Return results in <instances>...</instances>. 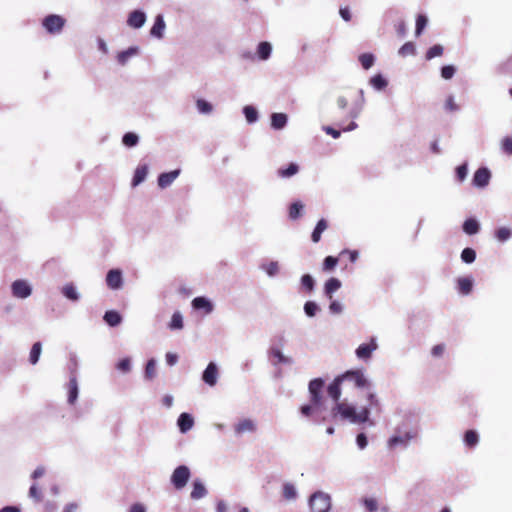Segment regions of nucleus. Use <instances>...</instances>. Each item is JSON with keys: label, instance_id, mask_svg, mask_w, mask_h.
Returning a JSON list of instances; mask_svg holds the SVG:
<instances>
[{"label": "nucleus", "instance_id": "f257e3e1", "mask_svg": "<svg viewBox=\"0 0 512 512\" xmlns=\"http://www.w3.org/2000/svg\"><path fill=\"white\" fill-rule=\"evenodd\" d=\"M342 383L343 381L338 375L328 385L327 393L333 400V405L328 407L327 400L323 396L325 381L322 378L312 379L308 384L310 402L300 407L301 414L316 424L341 420L355 425L369 423L370 426H374V422L370 420V408L380 406L376 393L369 392L367 394L369 406L361 407L358 410L354 404L340 401Z\"/></svg>", "mask_w": 512, "mask_h": 512}, {"label": "nucleus", "instance_id": "f03ea898", "mask_svg": "<svg viewBox=\"0 0 512 512\" xmlns=\"http://www.w3.org/2000/svg\"><path fill=\"white\" fill-rule=\"evenodd\" d=\"M394 431L397 433L407 432L418 437L420 431L419 416L411 410L405 411L402 415L401 421L396 425Z\"/></svg>", "mask_w": 512, "mask_h": 512}, {"label": "nucleus", "instance_id": "7ed1b4c3", "mask_svg": "<svg viewBox=\"0 0 512 512\" xmlns=\"http://www.w3.org/2000/svg\"><path fill=\"white\" fill-rule=\"evenodd\" d=\"M308 505L311 512H330L331 495L321 490L315 491L309 496Z\"/></svg>", "mask_w": 512, "mask_h": 512}, {"label": "nucleus", "instance_id": "20e7f679", "mask_svg": "<svg viewBox=\"0 0 512 512\" xmlns=\"http://www.w3.org/2000/svg\"><path fill=\"white\" fill-rule=\"evenodd\" d=\"M66 23V19L57 14H49L42 20V26L47 33L51 35H59Z\"/></svg>", "mask_w": 512, "mask_h": 512}, {"label": "nucleus", "instance_id": "39448f33", "mask_svg": "<svg viewBox=\"0 0 512 512\" xmlns=\"http://www.w3.org/2000/svg\"><path fill=\"white\" fill-rule=\"evenodd\" d=\"M343 382H350L356 388H370L371 383L360 369L348 370L340 375Z\"/></svg>", "mask_w": 512, "mask_h": 512}, {"label": "nucleus", "instance_id": "423d86ee", "mask_svg": "<svg viewBox=\"0 0 512 512\" xmlns=\"http://www.w3.org/2000/svg\"><path fill=\"white\" fill-rule=\"evenodd\" d=\"M191 477V472L188 466L180 465L172 472L170 481L176 490L183 489Z\"/></svg>", "mask_w": 512, "mask_h": 512}, {"label": "nucleus", "instance_id": "0eeeda50", "mask_svg": "<svg viewBox=\"0 0 512 512\" xmlns=\"http://www.w3.org/2000/svg\"><path fill=\"white\" fill-rule=\"evenodd\" d=\"M11 294L17 299H27L32 295L33 287L26 279H17L11 283Z\"/></svg>", "mask_w": 512, "mask_h": 512}, {"label": "nucleus", "instance_id": "6e6552de", "mask_svg": "<svg viewBox=\"0 0 512 512\" xmlns=\"http://www.w3.org/2000/svg\"><path fill=\"white\" fill-rule=\"evenodd\" d=\"M378 349V344L375 337H372L368 343L360 344L356 350L355 355L359 360L367 362L371 359L374 351Z\"/></svg>", "mask_w": 512, "mask_h": 512}, {"label": "nucleus", "instance_id": "1a4fd4ad", "mask_svg": "<svg viewBox=\"0 0 512 512\" xmlns=\"http://www.w3.org/2000/svg\"><path fill=\"white\" fill-rule=\"evenodd\" d=\"M415 435H411L409 433H397L394 431V434L388 439V447L396 448L401 447L403 449L407 448L411 441L417 439Z\"/></svg>", "mask_w": 512, "mask_h": 512}, {"label": "nucleus", "instance_id": "9d476101", "mask_svg": "<svg viewBox=\"0 0 512 512\" xmlns=\"http://www.w3.org/2000/svg\"><path fill=\"white\" fill-rule=\"evenodd\" d=\"M491 179V172L487 167L478 168L472 179L473 186L477 188H485L488 186Z\"/></svg>", "mask_w": 512, "mask_h": 512}, {"label": "nucleus", "instance_id": "9b49d317", "mask_svg": "<svg viewBox=\"0 0 512 512\" xmlns=\"http://www.w3.org/2000/svg\"><path fill=\"white\" fill-rule=\"evenodd\" d=\"M106 284L111 290H119L123 287V275L120 269H111L106 275Z\"/></svg>", "mask_w": 512, "mask_h": 512}, {"label": "nucleus", "instance_id": "f8f14e48", "mask_svg": "<svg viewBox=\"0 0 512 512\" xmlns=\"http://www.w3.org/2000/svg\"><path fill=\"white\" fill-rule=\"evenodd\" d=\"M218 376L219 372L217 364L215 362H210L202 373V380L208 386L213 387L217 383Z\"/></svg>", "mask_w": 512, "mask_h": 512}, {"label": "nucleus", "instance_id": "ddd939ff", "mask_svg": "<svg viewBox=\"0 0 512 512\" xmlns=\"http://www.w3.org/2000/svg\"><path fill=\"white\" fill-rule=\"evenodd\" d=\"M268 356L274 366H277L278 364H293V359L291 357L285 356L279 348L274 346L270 347L268 350Z\"/></svg>", "mask_w": 512, "mask_h": 512}, {"label": "nucleus", "instance_id": "4468645a", "mask_svg": "<svg viewBox=\"0 0 512 512\" xmlns=\"http://www.w3.org/2000/svg\"><path fill=\"white\" fill-rule=\"evenodd\" d=\"M147 16L146 13L142 10H133L129 13L127 24L128 26L134 28V29H140L144 26L146 22Z\"/></svg>", "mask_w": 512, "mask_h": 512}, {"label": "nucleus", "instance_id": "2eb2a0df", "mask_svg": "<svg viewBox=\"0 0 512 512\" xmlns=\"http://www.w3.org/2000/svg\"><path fill=\"white\" fill-rule=\"evenodd\" d=\"M180 172V169H175L169 172L161 173L157 179L158 186L161 189L169 187L178 178Z\"/></svg>", "mask_w": 512, "mask_h": 512}, {"label": "nucleus", "instance_id": "dca6fc26", "mask_svg": "<svg viewBox=\"0 0 512 512\" xmlns=\"http://www.w3.org/2000/svg\"><path fill=\"white\" fill-rule=\"evenodd\" d=\"M191 305H192L193 309L203 310L204 313L207 315L211 314L214 310L213 303L207 297H204V296L195 297L192 300Z\"/></svg>", "mask_w": 512, "mask_h": 512}, {"label": "nucleus", "instance_id": "f3484780", "mask_svg": "<svg viewBox=\"0 0 512 512\" xmlns=\"http://www.w3.org/2000/svg\"><path fill=\"white\" fill-rule=\"evenodd\" d=\"M257 429L256 423L249 418L240 420L235 426L234 431L236 435H242L244 433H253Z\"/></svg>", "mask_w": 512, "mask_h": 512}, {"label": "nucleus", "instance_id": "a211bd4d", "mask_svg": "<svg viewBox=\"0 0 512 512\" xmlns=\"http://www.w3.org/2000/svg\"><path fill=\"white\" fill-rule=\"evenodd\" d=\"M165 28H166V24L164 21V17L162 14H158V15H156L154 24L150 29V35L157 39H162L164 36Z\"/></svg>", "mask_w": 512, "mask_h": 512}, {"label": "nucleus", "instance_id": "6ab92c4d", "mask_svg": "<svg viewBox=\"0 0 512 512\" xmlns=\"http://www.w3.org/2000/svg\"><path fill=\"white\" fill-rule=\"evenodd\" d=\"M177 426L181 433H187L194 426V418L191 414L183 412L177 419Z\"/></svg>", "mask_w": 512, "mask_h": 512}, {"label": "nucleus", "instance_id": "aec40b11", "mask_svg": "<svg viewBox=\"0 0 512 512\" xmlns=\"http://www.w3.org/2000/svg\"><path fill=\"white\" fill-rule=\"evenodd\" d=\"M358 94V99L354 102L353 106L351 107L348 113V116L352 119H356L359 117L365 105L364 90L359 89Z\"/></svg>", "mask_w": 512, "mask_h": 512}, {"label": "nucleus", "instance_id": "412c9836", "mask_svg": "<svg viewBox=\"0 0 512 512\" xmlns=\"http://www.w3.org/2000/svg\"><path fill=\"white\" fill-rule=\"evenodd\" d=\"M208 494V491L204 483L200 479H195L192 483V491L190 497L193 500H199L204 498Z\"/></svg>", "mask_w": 512, "mask_h": 512}, {"label": "nucleus", "instance_id": "4be33fe9", "mask_svg": "<svg viewBox=\"0 0 512 512\" xmlns=\"http://www.w3.org/2000/svg\"><path fill=\"white\" fill-rule=\"evenodd\" d=\"M79 395L78 382L75 376H71L68 382V403L70 405L75 404Z\"/></svg>", "mask_w": 512, "mask_h": 512}, {"label": "nucleus", "instance_id": "5701e85b", "mask_svg": "<svg viewBox=\"0 0 512 512\" xmlns=\"http://www.w3.org/2000/svg\"><path fill=\"white\" fill-rule=\"evenodd\" d=\"M270 119L274 130L284 129L288 122V116L285 113H272Z\"/></svg>", "mask_w": 512, "mask_h": 512}, {"label": "nucleus", "instance_id": "b1692460", "mask_svg": "<svg viewBox=\"0 0 512 512\" xmlns=\"http://www.w3.org/2000/svg\"><path fill=\"white\" fill-rule=\"evenodd\" d=\"M341 281L338 278H329L324 285V294L327 298L332 299L333 294L341 288Z\"/></svg>", "mask_w": 512, "mask_h": 512}, {"label": "nucleus", "instance_id": "393cba45", "mask_svg": "<svg viewBox=\"0 0 512 512\" xmlns=\"http://www.w3.org/2000/svg\"><path fill=\"white\" fill-rule=\"evenodd\" d=\"M464 233L467 235H475L480 231V223L476 218H467L462 225Z\"/></svg>", "mask_w": 512, "mask_h": 512}, {"label": "nucleus", "instance_id": "a878e982", "mask_svg": "<svg viewBox=\"0 0 512 512\" xmlns=\"http://www.w3.org/2000/svg\"><path fill=\"white\" fill-rule=\"evenodd\" d=\"M147 174H148V165L147 164L138 165L137 168L135 169V172L133 175L132 186L136 187L139 184H141L145 180Z\"/></svg>", "mask_w": 512, "mask_h": 512}, {"label": "nucleus", "instance_id": "bb28decb", "mask_svg": "<svg viewBox=\"0 0 512 512\" xmlns=\"http://www.w3.org/2000/svg\"><path fill=\"white\" fill-rule=\"evenodd\" d=\"M61 292L64 297L73 302H77L80 299V293L78 292L76 286L73 283H68L64 285L61 289Z\"/></svg>", "mask_w": 512, "mask_h": 512}, {"label": "nucleus", "instance_id": "cd10ccee", "mask_svg": "<svg viewBox=\"0 0 512 512\" xmlns=\"http://www.w3.org/2000/svg\"><path fill=\"white\" fill-rule=\"evenodd\" d=\"M282 496L285 500L294 501L298 497L296 486L291 482H285L282 485Z\"/></svg>", "mask_w": 512, "mask_h": 512}, {"label": "nucleus", "instance_id": "c85d7f7f", "mask_svg": "<svg viewBox=\"0 0 512 512\" xmlns=\"http://www.w3.org/2000/svg\"><path fill=\"white\" fill-rule=\"evenodd\" d=\"M457 288L462 295H468L473 288V279L470 277H460L457 280Z\"/></svg>", "mask_w": 512, "mask_h": 512}, {"label": "nucleus", "instance_id": "c756f323", "mask_svg": "<svg viewBox=\"0 0 512 512\" xmlns=\"http://www.w3.org/2000/svg\"><path fill=\"white\" fill-rule=\"evenodd\" d=\"M299 172V166L296 163H290L287 167H280L277 170V176L283 179L291 178Z\"/></svg>", "mask_w": 512, "mask_h": 512}, {"label": "nucleus", "instance_id": "7c9ffc66", "mask_svg": "<svg viewBox=\"0 0 512 512\" xmlns=\"http://www.w3.org/2000/svg\"><path fill=\"white\" fill-rule=\"evenodd\" d=\"M139 48L136 46L129 47L128 49L121 51L117 55V61L120 65L124 66L130 60L131 57L137 55Z\"/></svg>", "mask_w": 512, "mask_h": 512}, {"label": "nucleus", "instance_id": "2f4dec72", "mask_svg": "<svg viewBox=\"0 0 512 512\" xmlns=\"http://www.w3.org/2000/svg\"><path fill=\"white\" fill-rule=\"evenodd\" d=\"M103 319L111 327H116L122 322V316L115 310L106 311Z\"/></svg>", "mask_w": 512, "mask_h": 512}, {"label": "nucleus", "instance_id": "473e14b6", "mask_svg": "<svg viewBox=\"0 0 512 512\" xmlns=\"http://www.w3.org/2000/svg\"><path fill=\"white\" fill-rule=\"evenodd\" d=\"M327 226H328V224H327V221L325 219H320L317 222V224H316V226H315V228H314V230H313V232L311 234V240L314 243H317V242L320 241L321 235L327 229Z\"/></svg>", "mask_w": 512, "mask_h": 512}, {"label": "nucleus", "instance_id": "72a5a7b5", "mask_svg": "<svg viewBox=\"0 0 512 512\" xmlns=\"http://www.w3.org/2000/svg\"><path fill=\"white\" fill-rule=\"evenodd\" d=\"M463 440L467 447L474 448L479 443V435H478L477 431H475V430H467L464 433Z\"/></svg>", "mask_w": 512, "mask_h": 512}, {"label": "nucleus", "instance_id": "f704fd0d", "mask_svg": "<svg viewBox=\"0 0 512 512\" xmlns=\"http://www.w3.org/2000/svg\"><path fill=\"white\" fill-rule=\"evenodd\" d=\"M243 114L246 118V121L249 124L256 123L259 119V114L257 109L252 105H246L243 107Z\"/></svg>", "mask_w": 512, "mask_h": 512}, {"label": "nucleus", "instance_id": "c9c22d12", "mask_svg": "<svg viewBox=\"0 0 512 512\" xmlns=\"http://www.w3.org/2000/svg\"><path fill=\"white\" fill-rule=\"evenodd\" d=\"M369 83L377 91L385 89L388 85V81L383 77L382 74H376L371 77Z\"/></svg>", "mask_w": 512, "mask_h": 512}, {"label": "nucleus", "instance_id": "e433bc0d", "mask_svg": "<svg viewBox=\"0 0 512 512\" xmlns=\"http://www.w3.org/2000/svg\"><path fill=\"white\" fill-rule=\"evenodd\" d=\"M272 46L269 42H260L257 47L259 59L267 60L271 56Z\"/></svg>", "mask_w": 512, "mask_h": 512}, {"label": "nucleus", "instance_id": "4c0bfd02", "mask_svg": "<svg viewBox=\"0 0 512 512\" xmlns=\"http://www.w3.org/2000/svg\"><path fill=\"white\" fill-rule=\"evenodd\" d=\"M260 269L263 270L269 277H275L279 272V263L277 261H270L260 265Z\"/></svg>", "mask_w": 512, "mask_h": 512}, {"label": "nucleus", "instance_id": "58836bf2", "mask_svg": "<svg viewBox=\"0 0 512 512\" xmlns=\"http://www.w3.org/2000/svg\"><path fill=\"white\" fill-rule=\"evenodd\" d=\"M41 352H42V344H41V342H39V341L35 342L32 345V347H31L30 355H29V362L32 365H35V364L38 363L40 355H41Z\"/></svg>", "mask_w": 512, "mask_h": 512}, {"label": "nucleus", "instance_id": "ea45409f", "mask_svg": "<svg viewBox=\"0 0 512 512\" xmlns=\"http://www.w3.org/2000/svg\"><path fill=\"white\" fill-rule=\"evenodd\" d=\"M156 365L157 362L154 358H151L147 361L145 370H144V378L146 380H152L156 376Z\"/></svg>", "mask_w": 512, "mask_h": 512}, {"label": "nucleus", "instance_id": "a19ab883", "mask_svg": "<svg viewBox=\"0 0 512 512\" xmlns=\"http://www.w3.org/2000/svg\"><path fill=\"white\" fill-rule=\"evenodd\" d=\"M122 143L128 148L135 147L139 143V136L134 132H127L122 137Z\"/></svg>", "mask_w": 512, "mask_h": 512}, {"label": "nucleus", "instance_id": "79ce46f5", "mask_svg": "<svg viewBox=\"0 0 512 512\" xmlns=\"http://www.w3.org/2000/svg\"><path fill=\"white\" fill-rule=\"evenodd\" d=\"M301 287L307 291L308 293H311L314 291L315 288V280L312 275L310 274H304L302 275L301 279Z\"/></svg>", "mask_w": 512, "mask_h": 512}, {"label": "nucleus", "instance_id": "37998d69", "mask_svg": "<svg viewBox=\"0 0 512 512\" xmlns=\"http://www.w3.org/2000/svg\"><path fill=\"white\" fill-rule=\"evenodd\" d=\"M303 310L307 317L312 318L320 311V307L315 301L309 300L305 302Z\"/></svg>", "mask_w": 512, "mask_h": 512}, {"label": "nucleus", "instance_id": "c03bdc74", "mask_svg": "<svg viewBox=\"0 0 512 512\" xmlns=\"http://www.w3.org/2000/svg\"><path fill=\"white\" fill-rule=\"evenodd\" d=\"M303 208H304V205L302 204V202H300V201L293 202L289 207L290 219H292V220L298 219L302 214Z\"/></svg>", "mask_w": 512, "mask_h": 512}, {"label": "nucleus", "instance_id": "a18cd8bd", "mask_svg": "<svg viewBox=\"0 0 512 512\" xmlns=\"http://www.w3.org/2000/svg\"><path fill=\"white\" fill-rule=\"evenodd\" d=\"M196 108L203 115H208L213 111V105L205 99H198L196 101Z\"/></svg>", "mask_w": 512, "mask_h": 512}, {"label": "nucleus", "instance_id": "49530a36", "mask_svg": "<svg viewBox=\"0 0 512 512\" xmlns=\"http://www.w3.org/2000/svg\"><path fill=\"white\" fill-rule=\"evenodd\" d=\"M183 326L184 324L182 314L179 311L174 312L169 323V328L171 330H181Z\"/></svg>", "mask_w": 512, "mask_h": 512}, {"label": "nucleus", "instance_id": "de8ad7c7", "mask_svg": "<svg viewBox=\"0 0 512 512\" xmlns=\"http://www.w3.org/2000/svg\"><path fill=\"white\" fill-rule=\"evenodd\" d=\"M495 238L500 242H506L512 236V230L508 227H500L495 230Z\"/></svg>", "mask_w": 512, "mask_h": 512}, {"label": "nucleus", "instance_id": "09e8293b", "mask_svg": "<svg viewBox=\"0 0 512 512\" xmlns=\"http://www.w3.org/2000/svg\"><path fill=\"white\" fill-rule=\"evenodd\" d=\"M358 59L365 70L370 69L375 63V56L372 53H363Z\"/></svg>", "mask_w": 512, "mask_h": 512}, {"label": "nucleus", "instance_id": "8fccbe9b", "mask_svg": "<svg viewBox=\"0 0 512 512\" xmlns=\"http://www.w3.org/2000/svg\"><path fill=\"white\" fill-rule=\"evenodd\" d=\"M461 260L466 264H471L476 259V252L473 248L466 247L461 252Z\"/></svg>", "mask_w": 512, "mask_h": 512}, {"label": "nucleus", "instance_id": "3c124183", "mask_svg": "<svg viewBox=\"0 0 512 512\" xmlns=\"http://www.w3.org/2000/svg\"><path fill=\"white\" fill-rule=\"evenodd\" d=\"M468 175V164L465 162L455 169V177L459 183H462Z\"/></svg>", "mask_w": 512, "mask_h": 512}, {"label": "nucleus", "instance_id": "603ef678", "mask_svg": "<svg viewBox=\"0 0 512 512\" xmlns=\"http://www.w3.org/2000/svg\"><path fill=\"white\" fill-rule=\"evenodd\" d=\"M398 54L402 57H406L409 55H415L416 54L415 45L412 42H406L405 44H403L400 47Z\"/></svg>", "mask_w": 512, "mask_h": 512}, {"label": "nucleus", "instance_id": "864d4df0", "mask_svg": "<svg viewBox=\"0 0 512 512\" xmlns=\"http://www.w3.org/2000/svg\"><path fill=\"white\" fill-rule=\"evenodd\" d=\"M443 54V47L440 44L433 45L426 52V59L431 60Z\"/></svg>", "mask_w": 512, "mask_h": 512}, {"label": "nucleus", "instance_id": "5fc2aeb1", "mask_svg": "<svg viewBox=\"0 0 512 512\" xmlns=\"http://www.w3.org/2000/svg\"><path fill=\"white\" fill-rule=\"evenodd\" d=\"M427 23H428V19H427V17L425 15L420 14V15L417 16L416 28H415V33H416L417 36H419L422 33V31L427 26Z\"/></svg>", "mask_w": 512, "mask_h": 512}, {"label": "nucleus", "instance_id": "6e6d98bb", "mask_svg": "<svg viewBox=\"0 0 512 512\" xmlns=\"http://www.w3.org/2000/svg\"><path fill=\"white\" fill-rule=\"evenodd\" d=\"M116 368L126 374V373H129L131 371V360L129 357H125L123 359H121L117 364H116Z\"/></svg>", "mask_w": 512, "mask_h": 512}, {"label": "nucleus", "instance_id": "4d7b16f0", "mask_svg": "<svg viewBox=\"0 0 512 512\" xmlns=\"http://www.w3.org/2000/svg\"><path fill=\"white\" fill-rule=\"evenodd\" d=\"M338 263V259L334 256H327L323 261V270L331 271L333 270Z\"/></svg>", "mask_w": 512, "mask_h": 512}, {"label": "nucleus", "instance_id": "13d9d810", "mask_svg": "<svg viewBox=\"0 0 512 512\" xmlns=\"http://www.w3.org/2000/svg\"><path fill=\"white\" fill-rule=\"evenodd\" d=\"M456 72V69L453 65H445L441 68V76L442 78L448 80L451 79Z\"/></svg>", "mask_w": 512, "mask_h": 512}, {"label": "nucleus", "instance_id": "bf43d9fd", "mask_svg": "<svg viewBox=\"0 0 512 512\" xmlns=\"http://www.w3.org/2000/svg\"><path fill=\"white\" fill-rule=\"evenodd\" d=\"M356 444L360 450H364L368 445V438L365 433L361 432L356 436Z\"/></svg>", "mask_w": 512, "mask_h": 512}, {"label": "nucleus", "instance_id": "052dcab7", "mask_svg": "<svg viewBox=\"0 0 512 512\" xmlns=\"http://www.w3.org/2000/svg\"><path fill=\"white\" fill-rule=\"evenodd\" d=\"M29 496L33 498L36 502H40L42 500V494L36 484L31 485L29 489Z\"/></svg>", "mask_w": 512, "mask_h": 512}, {"label": "nucleus", "instance_id": "680f3d73", "mask_svg": "<svg viewBox=\"0 0 512 512\" xmlns=\"http://www.w3.org/2000/svg\"><path fill=\"white\" fill-rule=\"evenodd\" d=\"M363 503H364L365 508L369 512H376L377 511L378 504H377V501L375 499H373V498H366V499H364Z\"/></svg>", "mask_w": 512, "mask_h": 512}, {"label": "nucleus", "instance_id": "e2e57ef3", "mask_svg": "<svg viewBox=\"0 0 512 512\" xmlns=\"http://www.w3.org/2000/svg\"><path fill=\"white\" fill-rule=\"evenodd\" d=\"M329 311L332 313V314H340L342 313L343 311V305L342 303H340L339 301L337 300H333L331 301L330 305H329Z\"/></svg>", "mask_w": 512, "mask_h": 512}, {"label": "nucleus", "instance_id": "0e129e2a", "mask_svg": "<svg viewBox=\"0 0 512 512\" xmlns=\"http://www.w3.org/2000/svg\"><path fill=\"white\" fill-rule=\"evenodd\" d=\"M502 149L508 155H512V137H505L502 140Z\"/></svg>", "mask_w": 512, "mask_h": 512}, {"label": "nucleus", "instance_id": "69168bd1", "mask_svg": "<svg viewBox=\"0 0 512 512\" xmlns=\"http://www.w3.org/2000/svg\"><path fill=\"white\" fill-rule=\"evenodd\" d=\"M445 108L449 111H458L459 110V106L455 103L454 97L452 95H450L447 98L446 103H445Z\"/></svg>", "mask_w": 512, "mask_h": 512}, {"label": "nucleus", "instance_id": "338daca9", "mask_svg": "<svg viewBox=\"0 0 512 512\" xmlns=\"http://www.w3.org/2000/svg\"><path fill=\"white\" fill-rule=\"evenodd\" d=\"M323 131H325L326 134L332 136L334 139H338L341 136V132L331 126H324Z\"/></svg>", "mask_w": 512, "mask_h": 512}, {"label": "nucleus", "instance_id": "774afa93", "mask_svg": "<svg viewBox=\"0 0 512 512\" xmlns=\"http://www.w3.org/2000/svg\"><path fill=\"white\" fill-rule=\"evenodd\" d=\"M128 512H147V510L144 504L134 503L130 506Z\"/></svg>", "mask_w": 512, "mask_h": 512}]
</instances>
